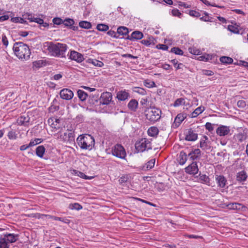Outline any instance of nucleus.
<instances>
[{"label":"nucleus","mask_w":248,"mask_h":248,"mask_svg":"<svg viewBox=\"0 0 248 248\" xmlns=\"http://www.w3.org/2000/svg\"><path fill=\"white\" fill-rule=\"evenodd\" d=\"M47 50L51 56L59 58L65 57V53L67 49L66 44L49 42L47 43Z\"/></svg>","instance_id":"obj_1"},{"label":"nucleus","mask_w":248,"mask_h":248,"mask_svg":"<svg viewBox=\"0 0 248 248\" xmlns=\"http://www.w3.org/2000/svg\"><path fill=\"white\" fill-rule=\"evenodd\" d=\"M13 50L15 54L18 59L27 61L30 58L31 51L26 44L20 42L15 43Z\"/></svg>","instance_id":"obj_2"},{"label":"nucleus","mask_w":248,"mask_h":248,"mask_svg":"<svg viewBox=\"0 0 248 248\" xmlns=\"http://www.w3.org/2000/svg\"><path fill=\"white\" fill-rule=\"evenodd\" d=\"M78 146L83 150H91L94 145V139L90 135L84 134L79 136L77 139Z\"/></svg>","instance_id":"obj_3"},{"label":"nucleus","mask_w":248,"mask_h":248,"mask_svg":"<svg viewBox=\"0 0 248 248\" xmlns=\"http://www.w3.org/2000/svg\"><path fill=\"white\" fill-rule=\"evenodd\" d=\"M19 235L6 233L0 237V248H9V244L16 242Z\"/></svg>","instance_id":"obj_4"},{"label":"nucleus","mask_w":248,"mask_h":248,"mask_svg":"<svg viewBox=\"0 0 248 248\" xmlns=\"http://www.w3.org/2000/svg\"><path fill=\"white\" fill-rule=\"evenodd\" d=\"M161 110L156 108H148L146 110V117L150 122L155 123L160 119Z\"/></svg>","instance_id":"obj_5"},{"label":"nucleus","mask_w":248,"mask_h":248,"mask_svg":"<svg viewBox=\"0 0 248 248\" xmlns=\"http://www.w3.org/2000/svg\"><path fill=\"white\" fill-rule=\"evenodd\" d=\"M57 138L63 142H72L75 140V134L72 130L63 129V131L57 135Z\"/></svg>","instance_id":"obj_6"},{"label":"nucleus","mask_w":248,"mask_h":248,"mask_svg":"<svg viewBox=\"0 0 248 248\" xmlns=\"http://www.w3.org/2000/svg\"><path fill=\"white\" fill-rule=\"evenodd\" d=\"M135 148L138 152H143L152 149L151 141L147 139H141L135 143Z\"/></svg>","instance_id":"obj_7"},{"label":"nucleus","mask_w":248,"mask_h":248,"mask_svg":"<svg viewBox=\"0 0 248 248\" xmlns=\"http://www.w3.org/2000/svg\"><path fill=\"white\" fill-rule=\"evenodd\" d=\"M111 151L113 155L122 159L125 158L126 153L121 144H116L111 148Z\"/></svg>","instance_id":"obj_8"},{"label":"nucleus","mask_w":248,"mask_h":248,"mask_svg":"<svg viewBox=\"0 0 248 248\" xmlns=\"http://www.w3.org/2000/svg\"><path fill=\"white\" fill-rule=\"evenodd\" d=\"M112 99V95L111 93L104 92L101 95L99 99L100 103L102 105H108L111 101Z\"/></svg>","instance_id":"obj_9"},{"label":"nucleus","mask_w":248,"mask_h":248,"mask_svg":"<svg viewBox=\"0 0 248 248\" xmlns=\"http://www.w3.org/2000/svg\"><path fill=\"white\" fill-rule=\"evenodd\" d=\"M215 181L217 185V187L220 188H225L227 184V179L223 175H215Z\"/></svg>","instance_id":"obj_10"},{"label":"nucleus","mask_w":248,"mask_h":248,"mask_svg":"<svg viewBox=\"0 0 248 248\" xmlns=\"http://www.w3.org/2000/svg\"><path fill=\"white\" fill-rule=\"evenodd\" d=\"M186 173L191 174L195 175L198 173L199 169L196 162H192L190 165L185 168Z\"/></svg>","instance_id":"obj_11"},{"label":"nucleus","mask_w":248,"mask_h":248,"mask_svg":"<svg viewBox=\"0 0 248 248\" xmlns=\"http://www.w3.org/2000/svg\"><path fill=\"white\" fill-rule=\"evenodd\" d=\"M69 59L75 61L78 63L82 62L84 60V56L82 54L75 50H71L70 51Z\"/></svg>","instance_id":"obj_12"},{"label":"nucleus","mask_w":248,"mask_h":248,"mask_svg":"<svg viewBox=\"0 0 248 248\" xmlns=\"http://www.w3.org/2000/svg\"><path fill=\"white\" fill-rule=\"evenodd\" d=\"M60 95L62 99L69 100L73 98L74 93L70 89L65 88L60 91Z\"/></svg>","instance_id":"obj_13"},{"label":"nucleus","mask_w":248,"mask_h":248,"mask_svg":"<svg viewBox=\"0 0 248 248\" xmlns=\"http://www.w3.org/2000/svg\"><path fill=\"white\" fill-rule=\"evenodd\" d=\"M60 120L59 119H55V121L53 122L51 124V127L52 128V131L57 133V136L61 132L63 131L64 127H62L60 124Z\"/></svg>","instance_id":"obj_14"},{"label":"nucleus","mask_w":248,"mask_h":248,"mask_svg":"<svg viewBox=\"0 0 248 248\" xmlns=\"http://www.w3.org/2000/svg\"><path fill=\"white\" fill-rule=\"evenodd\" d=\"M230 132L229 126L220 125L216 130L217 134L220 136H225L229 134Z\"/></svg>","instance_id":"obj_15"},{"label":"nucleus","mask_w":248,"mask_h":248,"mask_svg":"<svg viewBox=\"0 0 248 248\" xmlns=\"http://www.w3.org/2000/svg\"><path fill=\"white\" fill-rule=\"evenodd\" d=\"M208 138L206 136H203L200 140V147L204 150H209L210 148Z\"/></svg>","instance_id":"obj_16"},{"label":"nucleus","mask_w":248,"mask_h":248,"mask_svg":"<svg viewBox=\"0 0 248 248\" xmlns=\"http://www.w3.org/2000/svg\"><path fill=\"white\" fill-rule=\"evenodd\" d=\"M143 37V33L141 31H133L131 33V35H127L125 39L127 40L134 41L136 40H140L142 39Z\"/></svg>","instance_id":"obj_17"},{"label":"nucleus","mask_w":248,"mask_h":248,"mask_svg":"<svg viewBox=\"0 0 248 248\" xmlns=\"http://www.w3.org/2000/svg\"><path fill=\"white\" fill-rule=\"evenodd\" d=\"M130 94L126 90H121L117 93L116 98L119 101H125L128 99Z\"/></svg>","instance_id":"obj_18"},{"label":"nucleus","mask_w":248,"mask_h":248,"mask_svg":"<svg viewBox=\"0 0 248 248\" xmlns=\"http://www.w3.org/2000/svg\"><path fill=\"white\" fill-rule=\"evenodd\" d=\"M198 138V134L190 129L186 134L185 139L187 141H195Z\"/></svg>","instance_id":"obj_19"},{"label":"nucleus","mask_w":248,"mask_h":248,"mask_svg":"<svg viewBox=\"0 0 248 248\" xmlns=\"http://www.w3.org/2000/svg\"><path fill=\"white\" fill-rule=\"evenodd\" d=\"M186 115L184 113L178 114L175 118L173 125L175 127H178L180 125L181 123L186 118Z\"/></svg>","instance_id":"obj_20"},{"label":"nucleus","mask_w":248,"mask_h":248,"mask_svg":"<svg viewBox=\"0 0 248 248\" xmlns=\"http://www.w3.org/2000/svg\"><path fill=\"white\" fill-rule=\"evenodd\" d=\"M248 178V175L245 170H241L237 173L236 179L239 182L245 181Z\"/></svg>","instance_id":"obj_21"},{"label":"nucleus","mask_w":248,"mask_h":248,"mask_svg":"<svg viewBox=\"0 0 248 248\" xmlns=\"http://www.w3.org/2000/svg\"><path fill=\"white\" fill-rule=\"evenodd\" d=\"M201 151L199 149H196L188 154V157L192 160H194L199 158L201 155Z\"/></svg>","instance_id":"obj_22"},{"label":"nucleus","mask_w":248,"mask_h":248,"mask_svg":"<svg viewBox=\"0 0 248 248\" xmlns=\"http://www.w3.org/2000/svg\"><path fill=\"white\" fill-rule=\"evenodd\" d=\"M30 121V118L27 116H21L17 120V123L19 125L27 126Z\"/></svg>","instance_id":"obj_23"},{"label":"nucleus","mask_w":248,"mask_h":248,"mask_svg":"<svg viewBox=\"0 0 248 248\" xmlns=\"http://www.w3.org/2000/svg\"><path fill=\"white\" fill-rule=\"evenodd\" d=\"M138 102L136 99H131L128 104V108L133 111H135L138 107Z\"/></svg>","instance_id":"obj_24"},{"label":"nucleus","mask_w":248,"mask_h":248,"mask_svg":"<svg viewBox=\"0 0 248 248\" xmlns=\"http://www.w3.org/2000/svg\"><path fill=\"white\" fill-rule=\"evenodd\" d=\"M155 158L151 159L145 165L142 166V170L146 171L152 169L155 166Z\"/></svg>","instance_id":"obj_25"},{"label":"nucleus","mask_w":248,"mask_h":248,"mask_svg":"<svg viewBox=\"0 0 248 248\" xmlns=\"http://www.w3.org/2000/svg\"><path fill=\"white\" fill-rule=\"evenodd\" d=\"M205 110V108L202 106H200L196 108L195 110L192 112L190 115L191 118H195L199 114H201Z\"/></svg>","instance_id":"obj_26"},{"label":"nucleus","mask_w":248,"mask_h":248,"mask_svg":"<svg viewBox=\"0 0 248 248\" xmlns=\"http://www.w3.org/2000/svg\"><path fill=\"white\" fill-rule=\"evenodd\" d=\"M199 180L201 183L210 186V179L209 177L205 174H199Z\"/></svg>","instance_id":"obj_27"},{"label":"nucleus","mask_w":248,"mask_h":248,"mask_svg":"<svg viewBox=\"0 0 248 248\" xmlns=\"http://www.w3.org/2000/svg\"><path fill=\"white\" fill-rule=\"evenodd\" d=\"M128 32H129L128 29V28H127L125 27L121 26V27H119L117 29V35H119V36L120 35H122V36L127 35V36Z\"/></svg>","instance_id":"obj_28"},{"label":"nucleus","mask_w":248,"mask_h":248,"mask_svg":"<svg viewBox=\"0 0 248 248\" xmlns=\"http://www.w3.org/2000/svg\"><path fill=\"white\" fill-rule=\"evenodd\" d=\"M187 160V155L184 151H181L178 156V161L180 165H184Z\"/></svg>","instance_id":"obj_29"},{"label":"nucleus","mask_w":248,"mask_h":248,"mask_svg":"<svg viewBox=\"0 0 248 248\" xmlns=\"http://www.w3.org/2000/svg\"><path fill=\"white\" fill-rule=\"evenodd\" d=\"M234 137L236 140L242 142L246 140L247 135L245 133H240L235 135Z\"/></svg>","instance_id":"obj_30"},{"label":"nucleus","mask_w":248,"mask_h":248,"mask_svg":"<svg viewBox=\"0 0 248 248\" xmlns=\"http://www.w3.org/2000/svg\"><path fill=\"white\" fill-rule=\"evenodd\" d=\"M158 129L156 127L152 126L150 127L148 130V134L151 137H155L158 135Z\"/></svg>","instance_id":"obj_31"},{"label":"nucleus","mask_w":248,"mask_h":248,"mask_svg":"<svg viewBox=\"0 0 248 248\" xmlns=\"http://www.w3.org/2000/svg\"><path fill=\"white\" fill-rule=\"evenodd\" d=\"M73 174H74L76 175H77L79 177H80L81 178H83L84 179H88L91 180L93 178V176H88L86 175L84 173L80 172L78 170H73Z\"/></svg>","instance_id":"obj_32"},{"label":"nucleus","mask_w":248,"mask_h":248,"mask_svg":"<svg viewBox=\"0 0 248 248\" xmlns=\"http://www.w3.org/2000/svg\"><path fill=\"white\" fill-rule=\"evenodd\" d=\"M45 150L46 149L44 146L40 145L38 146L36 149V154L38 156L40 157H43Z\"/></svg>","instance_id":"obj_33"},{"label":"nucleus","mask_w":248,"mask_h":248,"mask_svg":"<svg viewBox=\"0 0 248 248\" xmlns=\"http://www.w3.org/2000/svg\"><path fill=\"white\" fill-rule=\"evenodd\" d=\"M227 206L229 209H233V210H239L241 207H242V205L240 203L234 202V203H230L227 205Z\"/></svg>","instance_id":"obj_34"},{"label":"nucleus","mask_w":248,"mask_h":248,"mask_svg":"<svg viewBox=\"0 0 248 248\" xmlns=\"http://www.w3.org/2000/svg\"><path fill=\"white\" fill-rule=\"evenodd\" d=\"M89 63L93 64L94 66L101 67L104 65V63L102 62L97 60L96 59H89Z\"/></svg>","instance_id":"obj_35"},{"label":"nucleus","mask_w":248,"mask_h":248,"mask_svg":"<svg viewBox=\"0 0 248 248\" xmlns=\"http://www.w3.org/2000/svg\"><path fill=\"white\" fill-rule=\"evenodd\" d=\"M77 93L78 97L81 101H83L86 99L88 95L84 91L79 90L78 91Z\"/></svg>","instance_id":"obj_36"},{"label":"nucleus","mask_w":248,"mask_h":248,"mask_svg":"<svg viewBox=\"0 0 248 248\" xmlns=\"http://www.w3.org/2000/svg\"><path fill=\"white\" fill-rule=\"evenodd\" d=\"M80 27L86 29H89L92 28V24L90 22L87 21H82L79 23Z\"/></svg>","instance_id":"obj_37"},{"label":"nucleus","mask_w":248,"mask_h":248,"mask_svg":"<svg viewBox=\"0 0 248 248\" xmlns=\"http://www.w3.org/2000/svg\"><path fill=\"white\" fill-rule=\"evenodd\" d=\"M220 61L222 63L226 64H231L233 62V59L227 56H222L220 57Z\"/></svg>","instance_id":"obj_38"},{"label":"nucleus","mask_w":248,"mask_h":248,"mask_svg":"<svg viewBox=\"0 0 248 248\" xmlns=\"http://www.w3.org/2000/svg\"><path fill=\"white\" fill-rule=\"evenodd\" d=\"M133 92L137 93L140 95H144L146 94V91L142 88L135 87L133 89Z\"/></svg>","instance_id":"obj_39"},{"label":"nucleus","mask_w":248,"mask_h":248,"mask_svg":"<svg viewBox=\"0 0 248 248\" xmlns=\"http://www.w3.org/2000/svg\"><path fill=\"white\" fill-rule=\"evenodd\" d=\"M227 29L229 31L234 33L238 34L239 33L238 27L235 25H229L228 26Z\"/></svg>","instance_id":"obj_40"},{"label":"nucleus","mask_w":248,"mask_h":248,"mask_svg":"<svg viewBox=\"0 0 248 248\" xmlns=\"http://www.w3.org/2000/svg\"><path fill=\"white\" fill-rule=\"evenodd\" d=\"M185 104V100L183 98L177 99L173 104V106L177 107Z\"/></svg>","instance_id":"obj_41"},{"label":"nucleus","mask_w":248,"mask_h":248,"mask_svg":"<svg viewBox=\"0 0 248 248\" xmlns=\"http://www.w3.org/2000/svg\"><path fill=\"white\" fill-rule=\"evenodd\" d=\"M108 26L106 24H98L97 27H96V29L99 31H107L108 30Z\"/></svg>","instance_id":"obj_42"},{"label":"nucleus","mask_w":248,"mask_h":248,"mask_svg":"<svg viewBox=\"0 0 248 248\" xmlns=\"http://www.w3.org/2000/svg\"><path fill=\"white\" fill-rule=\"evenodd\" d=\"M74 23V20L71 18H66L63 20V25L66 27H71L73 25Z\"/></svg>","instance_id":"obj_43"},{"label":"nucleus","mask_w":248,"mask_h":248,"mask_svg":"<svg viewBox=\"0 0 248 248\" xmlns=\"http://www.w3.org/2000/svg\"><path fill=\"white\" fill-rule=\"evenodd\" d=\"M204 14L205 15L204 16H202L200 17V19L202 21H205V22H213L212 20V18L209 16V15L206 12H204Z\"/></svg>","instance_id":"obj_44"},{"label":"nucleus","mask_w":248,"mask_h":248,"mask_svg":"<svg viewBox=\"0 0 248 248\" xmlns=\"http://www.w3.org/2000/svg\"><path fill=\"white\" fill-rule=\"evenodd\" d=\"M170 51L172 53H175V54H177V55H183V50L178 47H173L171 49Z\"/></svg>","instance_id":"obj_45"},{"label":"nucleus","mask_w":248,"mask_h":248,"mask_svg":"<svg viewBox=\"0 0 248 248\" xmlns=\"http://www.w3.org/2000/svg\"><path fill=\"white\" fill-rule=\"evenodd\" d=\"M53 219L55 220L60 221L67 224H69L70 222V220L67 218L66 217H60L55 216Z\"/></svg>","instance_id":"obj_46"},{"label":"nucleus","mask_w":248,"mask_h":248,"mask_svg":"<svg viewBox=\"0 0 248 248\" xmlns=\"http://www.w3.org/2000/svg\"><path fill=\"white\" fill-rule=\"evenodd\" d=\"M28 19L30 22H34L40 25H42V24L44 23L43 20L40 18L29 17Z\"/></svg>","instance_id":"obj_47"},{"label":"nucleus","mask_w":248,"mask_h":248,"mask_svg":"<svg viewBox=\"0 0 248 248\" xmlns=\"http://www.w3.org/2000/svg\"><path fill=\"white\" fill-rule=\"evenodd\" d=\"M8 137L10 140H16L17 138V134L15 131L11 130L8 132Z\"/></svg>","instance_id":"obj_48"},{"label":"nucleus","mask_w":248,"mask_h":248,"mask_svg":"<svg viewBox=\"0 0 248 248\" xmlns=\"http://www.w3.org/2000/svg\"><path fill=\"white\" fill-rule=\"evenodd\" d=\"M11 20L14 23H24L26 22L23 18L19 17L12 18Z\"/></svg>","instance_id":"obj_49"},{"label":"nucleus","mask_w":248,"mask_h":248,"mask_svg":"<svg viewBox=\"0 0 248 248\" xmlns=\"http://www.w3.org/2000/svg\"><path fill=\"white\" fill-rule=\"evenodd\" d=\"M189 14L190 16L196 17H199L201 16L200 12L195 10H190L189 12Z\"/></svg>","instance_id":"obj_50"},{"label":"nucleus","mask_w":248,"mask_h":248,"mask_svg":"<svg viewBox=\"0 0 248 248\" xmlns=\"http://www.w3.org/2000/svg\"><path fill=\"white\" fill-rule=\"evenodd\" d=\"M70 206L71 209H76L77 210H79L82 208V206L78 203H75L74 204H70Z\"/></svg>","instance_id":"obj_51"},{"label":"nucleus","mask_w":248,"mask_h":248,"mask_svg":"<svg viewBox=\"0 0 248 248\" xmlns=\"http://www.w3.org/2000/svg\"><path fill=\"white\" fill-rule=\"evenodd\" d=\"M189 52L195 55H198L200 54V50L194 47H190L188 49Z\"/></svg>","instance_id":"obj_52"},{"label":"nucleus","mask_w":248,"mask_h":248,"mask_svg":"<svg viewBox=\"0 0 248 248\" xmlns=\"http://www.w3.org/2000/svg\"><path fill=\"white\" fill-rule=\"evenodd\" d=\"M171 62L177 70L180 69L181 68V66L183 65V64L181 63H178V61L176 59L172 60Z\"/></svg>","instance_id":"obj_53"},{"label":"nucleus","mask_w":248,"mask_h":248,"mask_svg":"<svg viewBox=\"0 0 248 248\" xmlns=\"http://www.w3.org/2000/svg\"><path fill=\"white\" fill-rule=\"evenodd\" d=\"M107 34L109 36H110L111 37H114V38H120V36H119V35H117V32H115V31H112V30L108 31L107 32Z\"/></svg>","instance_id":"obj_54"},{"label":"nucleus","mask_w":248,"mask_h":248,"mask_svg":"<svg viewBox=\"0 0 248 248\" xmlns=\"http://www.w3.org/2000/svg\"><path fill=\"white\" fill-rule=\"evenodd\" d=\"M144 85L148 88H152L155 86V83L153 81H149L148 80H145L144 81Z\"/></svg>","instance_id":"obj_55"},{"label":"nucleus","mask_w":248,"mask_h":248,"mask_svg":"<svg viewBox=\"0 0 248 248\" xmlns=\"http://www.w3.org/2000/svg\"><path fill=\"white\" fill-rule=\"evenodd\" d=\"M43 61L42 60L36 61L33 62V65L34 67L39 68L43 65Z\"/></svg>","instance_id":"obj_56"},{"label":"nucleus","mask_w":248,"mask_h":248,"mask_svg":"<svg viewBox=\"0 0 248 248\" xmlns=\"http://www.w3.org/2000/svg\"><path fill=\"white\" fill-rule=\"evenodd\" d=\"M53 22L56 25H61L63 24V20L59 17H55L53 19Z\"/></svg>","instance_id":"obj_57"},{"label":"nucleus","mask_w":248,"mask_h":248,"mask_svg":"<svg viewBox=\"0 0 248 248\" xmlns=\"http://www.w3.org/2000/svg\"><path fill=\"white\" fill-rule=\"evenodd\" d=\"M202 75L207 76H212L214 74L212 71L209 70H202Z\"/></svg>","instance_id":"obj_58"},{"label":"nucleus","mask_w":248,"mask_h":248,"mask_svg":"<svg viewBox=\"0 0 248 248\" xmlns=\"http://www.w3.org/2000/svg\"><path fill=\"white\" fill-rule=\"evenodd\" d=\"M205 127L206 129L208 130L209 132H212L214 130L213 124L209 122L206 123Z\"/></svg>","instance_id":"obj_59"},{"label":"nucleus","mask_w":248,"mask_h":248,"mask_svg":"<svg viewBox=\"0 0 248 248\" xmlns=\"http://www.w3.org/2000/svg\"><path fill=\"white\" fill-rule=\"evenodd\" d=\"M172 15L174 16L180 17L182 14L180 12V11L177 9H174L171 11Z\"/></svg>","instance_id":"obj_60"},{"label":"nucleus","mask_w":248,"mask_h":248,"mask_svg":"<svg viewBox=\"0 0 248 248\" xmlns=\"http://www.w3.org/2000/svg\"><path fill=\"white\" fill-rule=\"evenodd\" d=\"M237 106L240 108H244L246 106V103L244 100H239L237 103Z\"/></svg>","instance_id":"obj_61"},{"label":"nucleus","mask_w":248,"mask_h":248,"mask_svg":"<svg viewBox=\"0 0 248 248\" xmlns=\"http://www.w3.org/2000/svg\"><path fill=\"white\" fill-rule=\"evenodd\" d=\"M156 47L158 49H162L163 50H167L169 48V47L167 45L164 44H158L156 46Z\"/></svg>","instance_id":"obj_62"},{"label":"nucleus","mask_w":248,"mask_h":248,"mask_svg":"<svg viewBox=\"0 0 248 248\" xmlns=\"http://www.w3.org/2000/svg\"><path fill=\"white\" fill-rule=\"evenodd\" d=\"M2 42L3 45L7 46L8 45V41L5 35L2 34Z\"/></svg>","instance_id":"obj_63"},{"label":"nucleus","mask_w":248,"mask_h":248,"mask_svg":"<svg viewBox=\"0 0 248 248\" xmlns=\"http://www.w3.org/2000/svg\"><path fill=\"white\" fill-rule=\"evenodd\" d=\"M178 5L179 6H181V7H183L185 8H189L190 7V5H188L186 3L184 2H182V1H178Z\"/></svg>","instance_id":"obj_64"}]
</instances>
